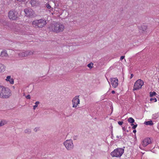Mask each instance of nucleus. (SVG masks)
<instances>
[{"mask_svg":"<svg viewBox=\"0 0 159 159\" xmlns=\"http://www.w3.org/2000/svg\"><path fill=\"white\" fill-rule=\"evenodd\" d=\"M49 30L56 33L62 32L65 29L64 25L60 23L52 24L50 25L49 27Z\"/></svg>","mask_w":159,"mask_h":159,"instance_id":"f257e3e1","label":"nucleus"},{"mask_svg":"<svg viewBox=\"0 0 159 159\" xmlns=\"http://www.w3.org/2000/svg\"><path fill=\"white\" fill-rule=\"evenodd\" d=\"M11 95V90L8 88L0 86V98H8Z\"/></svg>","mask_w":159,"mask_h":159,"instance_id":"f03ea898","label":"nucleus"},{"mask_svg":"<svg viewBox=\"0 0 159 159\" xmlns=\"http://www.w3.org/2000/svg\"><path fill=\"white\" fill-rule=\"evenodd\" d=\"M46 24V20L43 19L36 20L32 22V25L33 26L39 28H42L44 27Z\"/></svg>","mask_w":159,"mask_h":159,"instance_id":"7ed1b4c3","label":"nucleus"},{"mask_svg":"<svg viewBox=\"0 0 159 159\" xmlns=\"http://www.w3.org/2000/svg\"><path fill=\"white\" fill-rule=\"evenodd\" d=\"M124 151V149L122 148H117L111 152V155L113 157H120L122 156Z\"/></svg>","mask_w":159,"mask_h":159,"instance_id":"20e7f679","label":"nucleus"},{"mask_svg":"<svg viewBox=\"0 0 159 159\" xmlns=\"http://www.w3.org/2000/svg\"><path fill=\"white\" fill-rule=\"evenodd\" d=\"M8 16L11 20H16L18 17V13L16 11L12 10L9 12Z\"/></svg>","mask_w":159,"mask_h":159,"instance_id":"39448f33","label":"nucleus"},{"mask_svg":"<svg viewBox=\"0 0 159 159\" xmlns=\"http://www.w3.org/2000/svg\"><path fill=\"white\" fill-rule=\"evenodd\" d=\"M63 144L68 151L72 150L74 147L73 141L71 139L66 140L63 143Z\"/></svg>","mask_w":159,"mask_h":159,"instance_id":"423d86ee","label":"nucleus"},{"mask_svg":"<svg viewBox=\"0 0 159 159\" xmlns=\"http://www.w3.org/2000/svg\"><path fill=\"white\" fill-rule=\"evenodd\" d=\"M144 84L143 81L141 79L137 80L134 83L133 90H137L141 89Z\"/></svg>","mask_w":159,"mask_h":159,"instance_id":"0eeeda50","label":"nucleus"},{"mask_svg":"<svg viewBox=\"0 0 159 159\" xmlns=\"http://www.w3.org/2000/svg\"><path fill=\"white\" fill-rule=\"evenodd\" d=\"M34 52L30 50H24L22 52H20L18 54V55L20 57H23L29 56H30L33 54Z\"/></svg>","mask_w":159,"mask_h":159,"instance_id":"6e6552de","label":"nucleus"},{"mask_svg":"<svg viewBox=\"0 0 159 159\" xmlns=\"http://www.w3.org/2000/svg\"><path fill=\"white\" fill-rule=\"evenodd\" d=\"M25 16L27 17L35 16V13L33 10L31 8H26L24 10Z\"/></svg>","mask_w":159,"mask_h":159,"instance_id":"1a4fd4ad","label":"nucleus"},{"mask_svg":"<svg viewBox=\"0 0 159 159\" xmlns=\"http://www.w3.org/2000/svg\"><path fill=\"white\" fill-rule=\"evenodd\" d=\"M72 107L76 108L77 107L78 105L80 104V100L79 98V96H75L72 100Z\"/></svg>","mask_w":159,"mask_h":159,"instance_id":"9d476101","label":"nucleus"},{"mask_svg":"<svg viewBox=\"0 0 159 159\" xmlns=\"http://www.w3.org/2000/svg\"><path fill=\"white\" fill-rule=\"evenodd\" d=\"M151 143V140L149 138H147L143 140L139 146L140 148H143L142 147H145Z\"/></svg>","mask_w":159,"mask_h":159,"instance_id":"9b49d317","label":"nucleus"},{"mask_svg":"<svg viewBox=\"0 0 159 159\" xmlns=\"http://www.w3.org/2000/svg\"><path fill=\"white\" fill-rule=\"evenodd\" d=\"M111 82L113 87L116 88L117 87L118 84V80L117 78H111Z\"/></svg>","mask_w":159,"mask_h":159,"instance_id":"f8f14e48","label":"nucleus"},{"mask_svg":"<svg viewBox=\"0 0 159 159\" xmlns=\"http://www.w3.org/2000/svg\"><path fill=\"white\" fill-rule=\"evenodd\" d=\"M0 56L2 58H6L8 57V55L6 50H3L1 52Z\"/></svg>","mask_w":159,"mask_h":159,"instance_id":"ddd939ff","label":"nucleus"},{"mask_svg":"<svg viewBox=\"0 0 159 159\" xmlns=\"http://www.w3.org/2000/svg\"><path fill=\"white\" fill-rule=\"evenodd\" d=\"M6 81L9 82L10 83L13 84L14 83V80L13 78H11V76L8 75L7 76L5 79Z\"/></svg>","mask_w":159,"mask_h":159,"instance_id":"4468645a","label":"nucleus"},{"mask_svg":"<svg viewBox=\"0 0 159 159\" xmlns=\"http://www.w3.org/2000/svg\"><path fill=\"white\" fill-rule=\"evenodd\" d=\"M5 66L3 64L0 63V73L3 72L5 70Z\"/></svg>","mask_w":159,"mask_h":159,"instance_id":"2eb2a0df","label":"nucleus"},{"mask_svg":"<svg viewBox=\"0 0 159 159\" xmlns=\"http://www.w3.org/2000/svg\"><path fill=\"white\" fill-rule=\"evenodd\" d=\"M30 3L32 7H34L37 5V2L35 0H31L30 1Z\"/></svg>","mask_w":159,"mask_h":159,"instance_id":"dca6fc26","label":"nucleus"},{"mask_svg":"<svg viewBox=\"0 0 159 159\" xmlns=\"http://www.w3.org/2000/svg\"><path fill=\"white\" fill-rule=\"evenodd\" d=\"M7 121L5 120H2L0 122V127L6 124H7Z\"/></svg>","mask_w":159,"mask_h":159,"instance_id":"f3484780","label":"nucleus"},{"mask_svg":"<svg viewBox=\"0 0 159 159\" xmlns=\"http://www.w3.org/2000/svg\"><path fill=\"white\" fill-rule=\"evenodd\" d=\"M144 124L147 125H153V123L152 120L145 121L144 122Z\"/></svg>","mask_w":159,"mask_h":159,"instance_id":"a211bd4d","label":"nucleus"},{"mask_svg":"<svg viewBox=\"0 0 159 159\" xmlns=\"http://www.w3.org/2000/svg\"><path fill=\"white\" fill-rule=\"evenodd\" d=\"M128 121L129 123L133 124L134 122V120L132 117H129L128 119Z\"/></svg>","mask_w":159,"mask_h":159,"instance_id":"6ab92c4d","label":"nucleus"},{"mask_svg":"<svg viewBox=\"0 0 159 159\" xmlns=\"http://www.w3.org/2000/svg\"><path fill=\"white\" fill-rule=\"evenodd\" d=\"M39 103L40 102L39 101H36L35 103V105L33 106V110H35Z\"/></svg>","mask_w":159,"mask_h":159,"instance_id":"aec40b11","label":"nucleus"},{"mask_svg":"<svg viewBox=\"0 0 159 159\" xmlns=\"http://www.w3.org/2000/svg\"><path fill=\"white\" fill-rule=\"evenodd\" d=\"M157 94L155 92H150V96L151 97H152L153 96H155Z\"/></svg>","mask_w":159,"mask_h":159,"instance_id":"412c9836","label":"nucleus"},{"mask_svg":"<svg viewBox=\"0 0 159 159\" xmlns=\"http://www.w3.org/2000/svg\"><path fill=\"white\" fill-rule=\"evenodd\" d=\"M93 63L92 62H91L89 64L87 65V66L90 68H93Z\"/></svg>","mask_w":159,"mask_h":159,"instance_id":"4be33fe9","label":"nucleus"},{"mask_svg":"<svg viewBox=\"0 0 159 159\" xmlns=\"http://www.w3.org/2000/svg\"><path fill=\"white\" fill-rule=\"evenodd\" d=\"M131 126H133L132 127V128L133 129H135L136 128L137 126V124H136L134 125L133 123V124H131Z\"/></svg>","mask_w":159,"mask_h":159,"instance_id":"5701e85b","label":"nucleus"},{"mask_svg":"<svg viewBox=\"0 0 159 159\" xmlns=\"http://www.w3.org/2000/svg\"><path fill=\"white\" fill-rule=\"evenodd\" d=\"M150 101H154V102H156L157 101V99L156 98H151Z\"/></svg>","mask_w":159,"mask_h":159,"instance_id":"b1692460","label":"nucleus"},{"mask_svg":"<svg viewBox=\"0 0 159 159\" xmlns=\"http://www.w3.org/2000/svg\"><path fill=\"white\" fill-rule=\"evenodd\" d=\"M46 7L48 9H50L51 8V7L49 4H46Z\"/></svg>","mask_w":159,"mask_h":159,"instance_id":"393cba45","label":"nucleus"},{"mask_svg":"<svg viewBox=\"0 0 159 159\" xmlns=\"http://www.w3.org/2000/svg\"><path fill=\"white\" fill-rule=\"evenodd\" d=\"M39 130V128L38 127H36L34 129V130L35 132H37Z\"/></svg>","mask_w":159,"mask_h":159,"instance_id":"a878e982","label":"nucleus"},{"mask_svg":"<svg viewBox=\"0 0 159 159\" xmlns=\"http://www.w3.org/2000/svg\"><path fill=\"white\" fill-rule=\"evenodd\" d=\"M118 124L120 125H121L123 123V122L122 121H119L118 122Z\"/></svg>","mask_w":159,"mask_h":159,"instance_id":"bb28decb","label":"nucleus"},{"mask_svg":"<svg viewBox=\"0 0 159 159\" xmlns=\"http://www.w3.org/2000/svg\"><path fill=\"white\" fill-rule=\"evenodd\" d=\"M26 98L27 99H30L31 98H30V95H27L26 97Z\"/></svg>","mask_w":159,"mask_h":159,"instance_id":"cd10ccee","label":"nucleus"},{"mask_svg":"<svg viewBox=\"0 0 159 159\" xmlns=\"http://www.w3.org/2000/svg\"><path fill=\"white\" fill-rule=\"evenodd\" d=\"M125 58V56H121L120 57V60H123V59H124Z\"/></svg>","mask_w":159,"mask_h":159,"instance_id":"c85d7f7f","label":"nucleus"},{"mask_svg":"<svg viewBox=\"0 0 159 159\" xmlns=\"http://www.w3.org/2000/svg\"><path fill=\"white\" fill-rule=\"evenodd\" d=\"M25 133H27V132H30V130L29 129H26L25 130Z\"/></svg>","mask_w":159,"mask_h":159,"instance_id":"c756f323","label":"nucleus"},{"mask_svg":"<svg viewBox=\"0 0 159 159\" xmlns=\"http://www.w3.org/2000/svg\"><path fill=\"white\" fill-rule=\"evenodd\" d=\"M133 76H134V75L133 74H131L130 77V79H131L133 77Z\"/></svg>","mask_w":159,"mask_h":159,"instance_id":"7c9ffc66","label":"nucleus"},{"mask_svg":"<svg viewBox=\"0 0 159 159\" xmlns=\"http://www.w3.org/2000/svg\"><path fill=\"white\" fill-rule=\"evenodd\" d=\"M17 1L20 2L24 1L25 0H17Z\"/></svg>","mask_w":159,"mask_h":159,"instance_id":"2f4dec72","label":"nucleus"},{"mask_svg":"<svg viewBox=\"0 0 159 159\" xmlns=\"http://www.w3.org/2000/svg\"><path fill=\"white\" fill-rule=\"evenodd\" d=\"M111 93L112 94H114L115 93V91L114 90H113L111 91Z\"/></svg>","mask_w":159,"mask_h":159,"instance_id":"473e14b6","label":"nucleus"},{"mask_svg":"<svg viewBox=\"0 0 159 159\" xmlns=\"http://www.w3.org/2000/svg\"><path fill=\"white\" fill-rule=\"evenodd\" d=\"M133 132L134 133H135L136 132V130L135 129L133 131Z\"/></svg>","mask_w":159,"mask_h":159,"instance_id":"72a5a7b5","label":"nucleus"},{"mask_svg":"<svg viewBox=\"0 0 159 159\" xmlns=\"http://www.w3.org/2000/svg\"><path fill=\"white\" fill-rule=\"evenodd\" d=\"M53 8H51V10H50V11H53Z\"/></svg>","mask_w":159,"mask_h":159,"instance_id":"f704fd0d","label":"nucleus"},{"mask_svg":"<svg viewBox=\"0 0 159 159\" xmlns=\"http://www.w3.org/2000/svg\"><path fill=\"white\" fill-rule=\"evenodd\" d=\"M122 129L124 131H125V128L124 127H123L122 128Z\"/></svg>","mask_w":159,"mask_h":159,"instance_id":"c9c22d12","label":"nucleus"},{"mask_svg":"<svg viewBox=\"0 0 159 159\" xmlns=\"http://www.w3.org/2000/svg\"><path fill=\"white\" fill-rule=\"evenodd\" d=\"M155 115H156V114H155L154 115H153V116H154Z\"/></svg>","mask_w":159,"mask_h":159,"instance_id":"e433bc0d","label":"nucleus"},{"mask_svg":"<svg viewBox=\"0 0 159 159\" xmlns=\"http://www.w3.org/2000/svg\"><path fill=\"white\" fill-rule=\"evenodd\" d=\"M156 118H157V117H156V118H154L155 119H156Z\"/></svg>","mask_w":159,"mask_h":159,"instance_id":"4c0bfd02","label":"nucleus"}]
</instances>
